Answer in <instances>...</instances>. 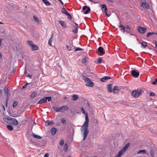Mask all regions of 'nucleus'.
Listing matches in <instances>:
<instances>
[{
  "label": "nucleus",
  "instance_id": "49530a36",
  "mask_svg": "<svg viewBox=\"0 0 157 157\" xmlns=\"http://www.w3.org/2000/svg\"><path fill=\"white\" fill-rule=\"evenodd\" d=\"M17 104H18L17 102L16 101H15L13 103V106L14 108L17 106Z\"/></svg>",
  "mask_w": 157,
  "mask_h": 157
},
{
  "label": "nucleus",
  "instance_id": "de8ad7c7",
  "mask_svg": "<svg viewBox=\"0 0 157 157\" xmlns=\"http://www.w3.org/2000/svg\"><path fill=\"white\" fill-rule=\"evenodd\" d=\"M81 109L82 112L83 114H85V110L84 109V108L83 107H81Z\"/></svg>",
  "mask_w": 157,
  "mask_h": 157
},
{
  "label": "nucleus",
  "instance_id": "f3484780",
  "mask_svg": "<svg viewBox=\"0 0 157 157\" xmlns=\"http://www.w3.org/2000/svg\"><path fill=\"white\" fill-rule=\"evenodd\" d=\"M110 79H111V78L110 77L105 76L101 79V81L102 82H105L106 80Z\"/></svg>",
  "mask_w": 157,
  "mask_h": 157
},
{
  "label": "nucleus",
  "instance_id": "393cba45",
  "mask_svg": "<svg viewBox=\"0 0 157 157\" xmlns=\"http://www.w3.org/2000/svg\"><path fill=\"white\" fill-rule=\"evenodd\" d=\"M32 136L34 138H37L39 139H40L42 138V137L41 136L35 135L34 133H33Z\"/></svg>",
  "mask_w": 157,
  "mask_h": 157
},
{
  "label": "nucleus",
  "instance_id": "7c9ffc66",
  "mask_svg": "<svg viewBox=\"0 0 157 157\" xmlns=\"http://www.w3.org/2000/svg\"><path fill=\"white\" fill-rule=\"evenodd\" d=\"M150 153L151 156V157H154V151L153 149H151L150 150Z\"/></svg>",
  "mask_w": 157,
  "mask_h": 157
},
{
  "label": "nucleus",
  "instance_id": "4d7b16f0",
  "mask_svg": "<svg viewBox=\"0 0 157 157\" xmlns=\"http://www.w3.org/2000/svg\"><path fill=\"white\" fill-rule=\"evenodd\" d=\"M154 44L155 45V48H157V42L156 40H155Z\"/></svg>",
  "mask_w": 157,
  "mask_h": 157
},
{
  "label": "nucleus",
  "instance_id": "13d9d810",
  "mask_svg": "<svg viewBox=\"0 0 157 157\" xmlns=\"http://www.w3.org/2000/svg\"><path fill=\"white\" fill-rule=\"evenodd\" d=\"M74 23H75V24L76 25L75 28L77 29H78L79 27L78 26V24L74 21Z\"/></svg>",
  "mask_w": 157,
  "mask_h": 157
},
{
  "label": "nucleus",
  "instance_id": "5fc2aeb1",
  "mask_svg": "<svg viewBox=\"0 0 157 157\" xmlns=\"http://www.w3.org/2000/svg\"><path fill=\"white\" fill-rule=\"evenodd\" d=\"M78 29H77L75 28V29L74 30H73L72 32L74 33H77V31Z\"/></svg>",
  "mask_w": 157,
  "mask_h": 157
},
{
  "label": "nucleus",
  "instance_id": "f257e3e1",
  "mask_svg": "<svg viewBox=\"0 0 157 157\" xmlns=\"http://www.w3.org/2000/svg\"><path fill=\"white\" fill-rule=\"evenodd\" d=\"M85 116L86 121L81 128L82 132L83 131H84V137L83 139V140H84L87 137V135L89 133L88 127L89 125V119L87 113H86V114Z\"/></svg>",
  "mask_w": 157,
  "mask_h": 157
},
{
  "label": "nucleus",
  "instance_id": "5701e85b",
  "mask_svg": "<svg viewBox=\"0 0 157 157\" xmlns=\"http://www.w3.org/2000/svg\"><path fill=\"white\" fill-rule=\"evenodd\" d=\"M46 6H49L51 5V3L47 0H42Z\"/></svg>",
  "mask_w": 157,
  "mask_h": 157
},
{
  "label": "nucleus",
  "instance_id": "c85d7f7f",
  "mask_svg": "<svg viewBox=\"0 0 157 157\" xmlns=\"http://www.w3.org/2000/svg\"><path fill=\"white\" fill-rule=\"evenodd\" d=\"M142 153H143L144 154H146V151L145 150H140L138 152H137V154H141Z\"/></svg>",
  "mask_w": 157,
  "mask_h": 157
},
{
  "label": "nucleus",
  "instance_id": "3c124183",
  "mask_svg": "<svg viewBox=\"0 0 157 157\" xmlns=\"http://www.w3.org/2000/svg\"><path fill=\"white\" fill-rule=\"evenodd\" d=\"M29 83H27V84H25V85L23 86L22 89H24L26 88L27 85H29Z\"/></svg>",
  "mask_w": 157,
  "mask_h": 157
},
{
  "label": "nucleus",
  "instance_id": "473e14b6",
  "mask_svg": "<svg viewBox=\"0 0 157 157\" xmlns=\"http://www.w3.org/2000/svg\"><path fill=\"white\" fill-rule=\"evenodd\" d=\"M61 12L62 13L65 14L68 13L64 7L62 8Z\"/></svg>",
  "mask_w": 157,
  "mask_h": 157
},
{
  "label": "nucleus",
  "instance_id": "864d4df0",
  "mask_svg": "<svg viewBox=\"0 0 157 157\" xmlns=\"http://www.w3.org/2000/svg\"><path fill=\"white\" fill-rule=\"evenodd\" d=\"M157 83V78H156L155 81L152 82V84L154 85H155L156 83Z\"/></svg>",
  "mask_w": 157,
  "mask_h": 157
},
{
  "label": "nucleus",
  "instance_id": "412c9836",
  "mask_svg": "<svg viewBox=\"0 0 157 157\" xmlns=\"http://www.w3.org/2000/svg\"><path fill=\"white\" fill-rule=\"evenodd\" d=\"M54 123L52 121H50L49 120H47L45 122V125L46 126H48L51 124H53Z\"/></svg>",
  "mask_w": 157,
  "mask_h": 157
},
{
  "label": "nucleus",
  "instance_id": "7ed1b4c3",
  "mask_svg": "<svg viewBox=\"0 0 157 157\" xmlns=\"http://www.w3.org/2000/svg\"><path fill=\"white\" fill-rule=\"evenodd\" d=\"M52 100V98L51 97H45L43 98L40 100L38 102L37 104H42L47 102V100L48 102Z\"/></svg>",
  "mask_w": 157,
  "mask_h": 157
},
{
  "label": "nucleus",
  "instance_id": "a18cd8bd",
  "mask_svg": "<svg viewBox=\"0 0 157 157\" xmlns=\"http://www.w3.org/2000/svg\"><path fill=\"white\" fill-rule=\"evenodd\" d=\"M83 50V49L80 48H76L75 50V51H82Z\"/></svg>",
  "mask_w": 157,
  "mask_h": 157
},
{
  "label": "nucleus",
  "instance_id": "e2e57ef3",
  "mask_svg": "<svg viewBox=\"0 0 157 157\" xmlns=\"http://www.w3.org/2000/svg\"><path fill=\"white\" fill-rule=\"evenodd\" d=\"M105 13V15L106 16H107V17H109L110 16V15H109V14H108L107 13H107Z\"/></svg>",
  "mask_w": 157,
  "mask_h": 157
},
{
  "label": "nucleus",
  "instance_id": "0e129e2a",
  "mask_svg": "<svg viewBox=\"0 0 157 157\" xmlns=\"http://www.w3.org/2000/svg\"><path fill=\"white\" fill-rule=\"evenodd\" d=\"M27 76L29 78H32V75H31L28 74L27 75Z\"/></svg>",
  "mask_w": 157,
  "mask_h": 157
},
{
  "label": "nucleus",
  "instance_id": "a211bd4d",
  "mask_svg": "<svg viewBox=\"0 0 157 157\" xmlns=\"http://www.w3.org/2000/svg\"><path fill=\"white\" fill-rule=\"evenodd\" d=\"M108 91L109 92H112V85L111 84H109L107 86Z\"/></svg>",
  "mask_w": 157,
  "mask_h": 157
},
{
  "label": "nucleus",
  "instance_id": "e433bc0d",
  "mask_svg": "<svg viewBox=\"0 0 157 157\" xmlns=\"http://www.w3.org/2000/svg\"><path fill=\"white\" fill-rule=\"evenodd\" d=\"M98 63H101L102 62H104V60H102L100 58H98L97 59Z\"/></svg>",
  "mask_w": 157,
  "mask_h": 157
},
{
  "label": "nucleus",
  "instance_id": "6ab92c4d",
  "mask_svg": "<svg viewBox=\"0 0 157 157\" xmlns=\"http://www.w3.org/2000/svg\"><path fill=\"white\" fill-rule=\"evenodd\" d=\"M51 134L52 135L55 134L57 131V129L54 127H53L51 128L50 130Z\"/></svg>",
  "mask_w": 157,
  "mask_h": 157
},
{
  "label": "nucleus",
  "instance_id": "aec40b11",
  "mask_svg": "<svg viewBox=\"0 0 157 157\" xmlns=\"http://www.w3.org/2000/svg\"><path fill=\"white\" fill-rule=\"evenodd\" d=\"M4 92L6 94L7 96H9V94L10 91L9 90L8 88L6 87H4L3 89Z\"/></svg>",
  "mask_w": 157,
  "mask_h": 157
},
{
  "label": "nucleus",
  "instance_id": "dca6fc26",
  "mask_svg": "<svg viewBox=\"0 0 157 157\" xmlns=\"http://www.w3.org/2000/svg\"><path fill=\"white\" fill-rule=\"evenodd\" d=\"M31 50L32 51L37 50L39 49V47L37 46L34 44L31 47Z\"/></svg>",
  "mask_w": 157,
  "mask_h": 157
},
{
  "label": "nucleus",
  "instance_id": "c03bdc74",
  "mask_svg": "<svg viewBox=\"0 0 157 157\" xmlns=\"http://www.w3.org/2000/svg\"><path fill=\"white\" fill-rule=\"evenodd\" d=\"M123 154L120 151L119 152L117 155L115 157H121Z\"/></svg>",
  "mask_w": 157,
  "mask_h": 157
},
{
  "label": "nucleus",
  "instance_id": "4c0bfd02",
  "mask_svg": "<svg viewBox=\"0 0 157 157\" xmlns=\"http://www.w3.org/2000/svg\"><path fill=\"white\" fill-rule=\"evenodd\" d=\"M61 123L64 124H65L66 123V120L63 118H62L60 120Z\"/></svg>",
  "mask_w": 157,
  "mask_h": 157
},
{
  "label": "nucleus",
  "instance_id": "f8f14e48",
  "mask_svg": "<svg viewBox=\"0 0 157 157\" xmlns=\"http://www.w3.org/2000/svg\"><path fill=\"white\" fill-rule=\"evenodd\" d=\"M98 52L101 55H104L105 53L104 49L102 47H99L98 49Z\"/></svg>",
  "mask_w": 157,
  "mask_h": 157
},
{
  "label": "nucleus",
  "instance_id": "4be33fe9",
  "mask_svg": "<svg viewBox=\"0 0 157 157\" xmlns=\"http://www.w3.org/2000/svg\"><path fill=\"white\" fill-rule=\"evenodd\" d=\"M37 95V93L36 91H34L33 92L32 94H31L30 95V97L33 99L35 98Z\"/></svg>",
  "mask_w": 157,
  "mask_h": 157
},
{
  "label": "nucleus",
  "instance_id": "39448f33",
  "mask_svg": "<svg viewBox=\"0 0 157 157\" xmlns=\"http://www.w3.org/2000/svg\"><path fill=\"white\" fill-rule=\"evenodd\" d=\"M5 119L9 121L14 125H16L18 124V122L15 118H10L7 119L6 118Z\"/></svg>",
  "mask_w": 157,
  "mask_h": 157
},
{
  "label": "nucleus",
  "instance_id": "58836bf2",
  "mask_svg": "<svg viewBox=\"0 0 157 157\" xmlns=\"http://www.w3.org/2000/svg\"><path fill=\"white\" fill-rule=\"evenodd\" d=\"M67 16V18L69 19H71L72 18V16L71 15L68 13H67L66 14Z\"/></svg>",
  "mask_w": 157,
  "mask_h": 157
},
{
  "label": "nucleus",
  "instance_id": "a878e982",
  "mask_svg": "<svg viewBox=\"0 0 157 157\" xmlns=\"http://www.w3.org/2000/svg\"><path fill=\"white\" fill-rule=\"evenodd\" d=\"M29 87L30 89L34 88L36 86L35 84L33 83H29Z\"/></svg>",
  "mask_w": 157,
  "mask_h": 157
},
{
  "label": "nucleus",
  "instance_id": "72a5a7b5",
  "mask_svg": "<svg viewBox=\"0 0 157 157\" xmlns=\"http://www.w3.org/2000/svg\"><path fill=\"white\" fill-rule=\"evenodd\" d=\"M147 46V44L146 42L143 41L141 43V46L144 48H145Z\"/></svg>",
  "mask_w": 157,
  "mask_h": 157
},
{
  "label": "nucleus",
  "instance_id": "37998d69",
  "mask_svg": "<svg viewBox=\"0 0 157 157\" xmlns=\"http://www.w3.org/2000/svg\"><path fill=\"white\" fill-rule=\"evenodd\" d=\"M53 39L50 38L48 40V44L51 46H52V41Z\"/></svg>",
  "mask_w": 157,
  "mask_h": 157
},
{
  "label": "nucleus",
  "instance_id": "bb28decb",
  "mask_svg": "<svg viewBox=\"0 0 157 157\" xmlns=\"http://www.w3.org/2000/svg\"><path fill=\"white\" fill-rule=\"evenodd\" d=\"M7 128L10 131H12L13 129V126L10 124L7 125L6 126Z\"/></svg>",
  "mask_w": 157,
  "mask_h": 157
},
{
  "label": "nucleus",
  "instance_id": "b1692460",
  "mask_svg": "<svg viewBox=\"0 0 157 157\" xmlns=\"http://www.w3.org/2000/svg\"><path fill=\"white\" fill-rule=\"evenodd\" d=\"M101 8L102 9H104V13H106L107 12V9L105 4H102L101 5Z\"/></svg>",
  "mask_w": 157,
  "mask_h": 157
},
{
  "label": "nucleus",
  "instance_id": "1a4fd4ad",
  "mask_svg": "<svg viewBox=\"0 0 157 157\" xmlns=\"http://www.w3.org/2000/svg\"><path fill=\"white\" fill-rule=\"evenodd\" d=\"M82 10L83 11L86 10L84 12V13L87 14L90 10V8L89 7H88L87 6H85L83 7Z\"/></svg>",
  "mask_w": 157,
  "mask_h": 157
},
{
  "label": "nucleus",
  "instance_id": "2f4dec72",
  "mask_svg": "<svg viewBox=\"0 0 157 157\" xmlns=\"http://www.w3.org/2000/svg\"><path fill=\"white\" fill-rule=\"evenodd\" d=\"M73 100H76L78 98V96L76 94H74L72 97Z\"/></svg>",
  "mask_w": 157,
  "mask_h": 157
},
{
  "label": "nucleus",
  "instance_id": "6e6552de",
  "mask_svg": "<svg viewBox=\"0 0 157 157\" xmlns=\"http://www.w3.org/2000/svg\"><path fill=\"white\" fill-rule=\"evenodd\" d=\"M85 82L86 83V85L87 86L92 87L94 85V83L89 78H88Z\"/></svg>",
  "mask_w": 157,
  "mask_h": 157
},
{
  "label": "nucleus",
  "instance_id": "f03ea898",
  "mask_svg": "<svg viewBox=\"0 0 157 157\" xmlns=\"http://www.w3.org/2000/svg\"><path fill=\"white\" fill-rule=\"evenodd\" d=\"M142 92L140 89H137L133 90L132 93V95L134 98L137 97L142 93Z\"/></svg>",
  "mask_w": 157,
  "mask_h": 157
},
{
  "label": "nucleus",
  "instance_id": "052dcab7",
  "mask_svg": "<svg viewBox=\"0 0 157 157\" xmlns=\"http://www.w3.org/2000/svg\"><path fill=\"white\" fill-rule=\"evenodd\" d=\"M154 95H155V94L154 93L151 92L150 93V96H154Z\"/></svg>",
  "mask_w": 157,
  "mask_h": 157
},
{
  "label": "nucleus",
  "instance_id": "338daca9",
  "mask_svg": "<svg viewBox=\"0 0 157 157\" xmlns=\"http://www.w3.org/2000/svg\"><path fill=\"white\" fill-rule=\"evenodd\" d=\"M95 121V122L96 123H98V120H97V119H96L95 121Z\"/></svg>",
  "mask_w": 157,
  "mask_h": 157
},
{
  "label": "nucleus",
  "instance_id": "9b49d317",
  "mask_svg": "<svg viewBox=\"0 0 157 157\" xmlns=\"http://www.w3.org/2000/svg\"><path fill=\"white\" fill-rule=\"evenodd\" d=\"M68 109L69 108L67 106H63L61 107H59V112H63Z\"/></svg>",
  "mask_w": 157,
  "mask_h": 157
},
{
  "label": "nucleus",
  "instance_id": "423d86ee",
  "mask_svg": "<svg viewBox=\"0 0 157 157\" xmlns=\"http://www.w3.org/2000/svg\"><path fill=\"white\" fill-rule=\"evenodd\" d=\"M141 6L143 8L147 9H149L150 8L149 4L146 2L145 0L141 2Z\"/></svg>",
  "mask_w": 157,
  "mask_h": 157
},
{
  "label": "nucleus",
  "instance_id": "c9c22d12",
  "mask_svg": "<svg viewBox=\"0 0 157 157\" xmlns=\"http://www.w3.org/2000/svg\"><path fill=\"white\" fill-rule=\"evenodd\" d=\"M68 149V145L67 144L65 143L64 144V149L65 151H66Z\"/></svg>",
  "mask_w": 157,
  "mask_h": 157
},
{
  "label": "nucleus",
  "instance_id": "bf43d9fd",
  "mask_svg": "<svg viewBox=\"0 0 157 157\" xmlns=\"http://www.w3.org/2000/svg\"><path fill=\"white\" fill-rule=\"evenodd\" d=\"M49 156V154L48 153H46L44 156V157H48Z\"/></svg>",
  "mask_w": 157,
  "mask_h": 157
},
{
  "label": "nucleus",
  "instance_id": "f704fd0d",
  "mask_svg": "<svg viewBox=\"0 0 157 157\" xmlns=\"http://www.w3.org/2000/svg\"><path fill=\"white\" fill-rule=\"evenodd\" d=\"M28 44L31 47L32 45L33 44V42L31 40H28L27 41Z\"/></svg>",
  "mask_w": 157,
  "mask_h": 157
},
{
  "label": "nucleus",
  "instance_id": "c756f323",
  "mask_svg": "<svg viewBox=\"0 0 157 157\" xmlns=\"http://www.w3.org/2000/svg\"><path fill=\"white\" fill-rule=\"evenodd\" d=\"M52 109L56 111V112H59V107H58L56 106H54L52 107Z\"/></svg>",
  "mask_w": 157,
  "mask_h": 157
},
{
  "label": "nucleus",
  "instance_id": "09e8293b",
  "mask_svg": "<svg viewBox=\"0 0 157 157\" xmlns=\"http://www.w3.org/2000/svg\"><path fill=\"white\" fill-rule=\"evenodd\" d=\"M64 143V141L63 140H61L59 142V144L61 145H63Z\"/></svg>",
  "mask_w": 157,
  "mask_h": 157
},
{
  "label": "nucleus",
  "instance_id": "774afa93",
  "mask_svg": "<svg viewBox=\"0 0 157 157\" xmlns=\"http://www.w3.org/2000/svg\"><path fill=\"white\" fill-rule=\"evenodd\" d=\"M53 33H52V34L51 36V37L50 38V39H53Z\"/></svg>",
  "mask_w": 157,
  "mask_h": 157
},
{
  "label": "nucleus",
  "instance_id": "79ce46f5",
  "mask_svg": "<svg viewBox=\"0 0 157 157\" xmlns=\"http://www.w3.org/2000/svg\"><path fill=\"white\" fill-rule=\"evenodd\" d=\"M82 79L84 80V81H85V82L86 81V80H87V79L89 78H87V77L85 76H84V75H82Z\"/></svg>",
  "mask_w": 157,
  "mask_h": 157
},
{
  "label": "nucleus",
  "instance_id": "0eeeda50",
  "mask_svg": "<svg viewBox=\"0 0 157 157\" xmlns=\"http://www.w3.org/2000/svg\"><path fill=\"white\" fill-rule=\"evenodd\" d=\"M130 144L129 143H127L123 147L120 151L123 154L124 152L127 150V149L129 146Z\"/></svg>",
  "mask_w": 157,
  "mask_h": 157
},
{
  "label": "nucleus",
  "instance_id": "4468645a",
  "mask_svg": "<svg viewBox=\"0 0 157 157\" xmlns=\"http://www.w3.org/2000/svg\"><path fill=\"white\" fill-rule=\"evenodd\" d=\"M118 87L117 86H115L113 89L112 90V92L114 94H117L119 92V89L118 88Z\"/></svg>",
  "mask_w": 157,
  "mask_h": 157
},
{
  "label": "nucleus",
  "instance_id": "20e7f679",
  "mask_svg": "<svg viewBox=\"0 0 157 157\" xmlns=\"http://www.w3.org/2000/svg\"><path fill=\"white\" fill-rule=\"evenodd\" d=\"M131 74L133 77L135 78L138 77L140 75L138 70L136 69L132 71H131Z\"/></svg>",
  "mask_w": 157,
  "mask_h": 157
},
{
  "label": "nucleus",
  "instance_id": "ea45409f",
  "mask_svg": "<svg viewBox=\"0 0 157 157\" xmlns=\"http://www.w3.org/2000/svg\"><path fill=\"white\" fill-rule=\"evenodd\" d=\"M9 98V96H6V98L5 100V103L6 106H7L8 100Z\"/></svg>",
  "mask_w": 157,
  "mask_h": 157
},
{
  "label": "nucleus",
  "instance_id": "603ef678",
  "mask_svg": "<svg viewBox=\"0 0 157 157\" xmlns=\"http://www.w3.org/2000/svg\"><path fill=\"white\" fill-rule=\"evenodd\" d=\"M86 57H85V58H84L82 61V63H86Z\"/></svg>",
  "mask_w": 157,
  "mask_h": 157
},
{
  "label": "nucleus",
  "instance_id": "8fccbe9b",
  "mask_svg": "<svg viewBox=\"0 0 157 157\" xmlns=\"http://www.w3.org/2000/svg\"><path fill=\"white\" fill-rule=\"evenodd\" d=\"M66 48H67V49L68 50V51H70L71 50V47L67 45H66Z\"/></svg>",
  "mask_w": 157,
  "mask_h": 157
},
{
  "label": "nucleus",
  "instance_id": "6e6d98bb",
  "mask_svg": "<svg viewBox=\"0 0 157 157\" xmlns=\"http://www.w3.org/2000/svg\"><path fill=\"white\" fill-rule=\"evenodd\" d=\"M126 28L129 30H131L132 29L131 27H130L129 25H126Z\"/></svg>",
  "mask_w": 157,
  "mask_h": 157
},
{
  "label": "nucleus",
  "instance_id": "a19ab883",
  "mask_svg": "<svg viewBox=\"0 0 157 157\" xmlns=\"http://www.w3.org/2000/svg\"><path fill=\"white\" fill-rule=\"evenodd\" d=\"M33 19L34 20V21H36V22H39V21L38 19V18L34 16H33Z\"/></svg>",
  "mask_w": 157,
  "mask_h": 157
},
{
  "label": "nucleus",
  "instance_id": "680f3d73",
  "mask_svg": "<svg viewBox=\"0 0 157 157\" xmlns=\"http://www.w3.org/2000/svg\"><path fill=\"white\" fill-rule=\"evenodd\" d=\"M15 70H16V69L15 68H13V70H12V71H11V73H13L14 72V71H15Z\"/></svg>",
  "mask_w": 157,
  "mask_h": 157
},
{
  "label": "nucleus",
  "instance_id": "ddd939ff",
  "mask_svg": "<svg viewBox=\"0 0 157 157\" xmlns=\"http://www.w3.org/2000/svg\"><path fill=\"white\" fill-rule=\"evenodd\" d=\"M59 22L62 27L64 28H66V27L67 25L64 21L60 20L59 21Z\"/></svg>",
  "mask_w": 157,
  "mask_h": 157
},
{
  "label": "nucleus",
  "instance_id": "cd10ccee",
  "mask_svg": "<svg viewBox=\"0 0 157 157\" xmlns=\"http://www.w3.org/2000/svg\"><path fill=\"white\" fill-rule=\"evenodd\" d=\"M155 34V33L154 32H149L147 35V37L148 38L153 35Z\"/></svg>",
  "mask_w": 157,
  "mask_h": 157
},
{
  "label": "nucleus",
  "instance_id": "9d476101",
  "mask_svg": "<svg viewBox=\"0 0 157 157\" xmlns=\"http://www.w3.org/2000/svg\"><path fill=\"white\" fill-rule=\"evenodd\" d=\"M146 30V28L140 26H139L138 29V31L142 34H144L145 33Z\"/></svg>",
  "mask_w": 157,
  "mask_h": 157
},
{
  "label": "nucleus",
  "instance_id": "69168bd1",
  "mask_svg": "<svg viewBox=\"0 0 157 157\" xmlns=\"http://www.w3.org/2000/svg\"><path fill=\"white\" fill-rule=\"evenodd\" d=\"M2 38L0 39V46H1L2 45L1 43L2 42Z\"/></svg>",
  "mask_w": 157,
  "mask_h": 157
},
{
  "label": "nucleus",
  "instance_id": "2eb2a0df",
  "mask_svg": "<svg viewBox=\"0 0 157 157\" xmlns=\"http://www.w3.org/2000/svg\"><path fill=\"white\" fill-rule=\"evenodd\" d=\"M118 28H120V30L123 33H125V27L124 26L122 25H118Z\"/></svg>",
  "mask_w": 157,
  "mask_h": 157
}]
</instances>
